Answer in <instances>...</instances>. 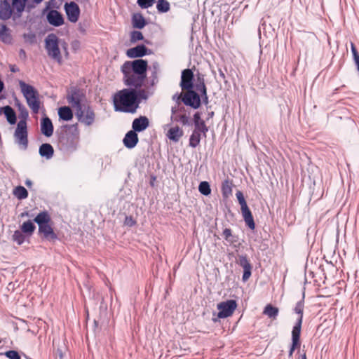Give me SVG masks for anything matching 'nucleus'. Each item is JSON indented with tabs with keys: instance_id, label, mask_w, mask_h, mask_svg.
<instances>
[{
	"instance_id": "58836bf2",
	"label": "nucleus",
	"mask_w": 359,
	"mask_h": 359,
	"mask_svg": "<svg viewBox=\"0 0 359 359\" xmlns=\"http://www.w3.org/2000/svg\"><path fill=\"white\" fill-rule=\"evenodd\" d=\"M35 229L36 226L31 220H28L27 222H23V224L21 226L22 232L24 233H27L29 235L32 234Z\"/></svg>"
},
{
	"instance_id": "20e7f679",
	"label": "nucleus",
	"mask_w": 359,
	"mask_h": 359,
	"mask_svg": "<svg viewBox=\"0 0 359 359\" xmlns=\"http://www.w3.org/2000/svg\"><path fill=\"white\" fill-rule=\"evenodd\" d=\"M34 222L38 224L39 232L43 235L44 238L47 240H56L57 238V234L49 224L50 217L48 212H39L34 219Z\"/></svg>"
},
{
	"instance_id": "a18cd8bd",
	"label": "nucleus",
	"mask_w": 359,
	"mask_h": 359,
	"mask_svg": "<svg viewBox=\"0 0 359 359\" xmlns=\"http://www.w3.org/2000/svg\"><path fill=\"white\" fill-rule=\"evenodd\" d=\"M13 240L16 242L18 245H21L24 243L25 237L22 231L16 230L13 234Z\"/></svg>"
},
{
	"instance_id": "5701e85b",
	"label": "nucleus",
	"mask_w": 359,
	"mask_h": 359,
	"mask_svg": "<svg viewBox=\"0 0 359 359\" xmlns=\"http://www.w3.org/2000/svg\"><path fill=\"white\" fill-rule=\"evenodd\" d=\"M3 112L6 118L7 121L13 125L16 123L17 117L15 110L9 105L0 107V114Z\"/></svg>"
},
{
	"instance_id": "e2e57ef3",
	"label": "nucleus",
	"mask_w": 359,
	"mask_h": 359,
	"mask_svg": "<svg viewBox=\"0 0 359 359\" xmlns=\"http://www.w3.org/2000/svg\"><path fill=\"white\" fill-rule=\"evenodd\" d=\"M356 67L359 66V56L353 58Z\"/></svg>"
},
{
	"instance_id": "aec40b11",
	"label": "nucleus",
	"mask_w": 359,
	"mask_h": 359,
	"mask_svg": "<svg viewBox=\"0 0 359 359\" xmlns=\"http://www.w3.org/2000/svg\"><path fill=\"white\" fill-rule=\"evenodd\" d=\"M304 306L303 300L299 301L295 305L294 311L297 314L299 315V316L297 319V321H296L294 325L293 326L292 330H295V328H296V329L299 330V332H301L302 324V320H303Z\"/></svg>"
},
{
	"instance_id": "603ef678",
	"label": "nucleus",
	"mask_w": 359,
	"mask_h": 359,
	"mask_svg": "<svg viewBox=\"0 0 359 359\" xmlns=\"http://www.w3.org/2000/svg\"><path fill=\"white\" fill-rule=\"evenodd\" d=\"M136 224V222L131 216H126L124 221V224L128 226H133Z\"/></svg>"
},
{
	"instance_id": "6ab92c4d",
	"label": "nucleus",
	"mask_w": 359,
	"mask_h": 359,
	"mask_svg": "<svg viewBox=\"0 0 359 359\" xmlns=\"http://www.w3.org/2000/svg\"><path fill=\"white\" fill-rule=\"evenodd\" d=\"M53 125L50 118L48 116H44L41 120V132L47 137L52 136L53 133Z\"/></svg>"
},
{
	"instance_id": "bb28decb",
	"label": "nucleus",
	"mask_w": 359,
	"mask_h": 359,
	"mask_svg": "<svg viewBox=\"0 0 359 359\" xmlns=\"http://www.w3.org/2000/svg\"><path fill=\"white\" fill-rule=\"evenodd\" d=\"M39 153L41 156L50 159L54 154L53 146L48 143H43L39 147Z\"/></svg>"
},
{
	"instance_id": "0e129e2a",
	"label": "nucleus",
	"mask_w": 359,
	"mask_h": 359,
	"mask_svg": "<svg viewBox=\"0 0 359 359\" xmlns=\"http://www.w3.org/2000/svg\"><path fill=\"white\" fill-rule=\"evenodd\" d=\"M219 76L222 78V79H224L225 78V74L223 72L222 70L219 69Z\"/></svg>"
},
{
	"instance_id": "5fc2aeb1",
	"label": "nucleus",
	"mask_w": 359,
	"mask_h": 359,
	"mask_svg": "<svg viewBox=\"0 0 359 359\" xmlns=\"http://www.w3.org/2000/svg\"><path fill=\"white\" fill-rule=\"evenodd\" d=\"M182 94L180 93V94H178V93H175L173 96H172V100L176 102V104L179 106L180 104V102H182Z\"/></svg>"
},
{
	"instance_id": "7ed1b4c3",
	"label": "nucleus",
	"mask_w": 359,
	"mask_h": 359,
	"mask_svg": "<svg viewBox=\"0 0 359 359\" xmlns=\"http://www.w3.org/2000/svg\"><path fill=\"white\" fill-rule=\"evenodd\" d=\"M19 86L23 96L26 99L27 105L33 113L37 114L40 108V101L38 91L31 85L23 81H19Z\"/></svg>"
},
{
	"instance_id": "052dcab7",
	"label": "nucleus",
	"mask_w": 359,
	"mask_h": 359,
	"mask_svg": "<svg viewBox=\"0 0 359 359\" xmlns=\"http://www.w3.org/2000/svg\"><path fill=\"white\" fill-rule=\"evenodd\" d=\"M10 69L12 72H16L18 70L15 65L11 66Z\"/></svg>"
},
{
	"instance_id": "680f3d73",
	"label": "nucleus",
	"mask_w": 359,
	"mask_h": 359,
	"mask_svg": "<svg viewBox=\"0 0 359 359\" xmlns=\"http://www.w3.org/2000/svg\"><path fill=\"white\" fill-rule=\"evenodd\" d=\"M356 67L359 66V56L353 58Z\"/></svg>"
},
{
	"instance_id": "c9c22d12",
	"label": "nucleus",
	"mask_w": 359,
	"mask_h": 359,
	"mask_svg": "<svg viewBox=\"0 0 359 359\" xmlns=\"http://www.w3.org/2000/svg\"><path fill=\"white\" fill-rule=\"evenodd\" d=\"M13 194L18 200L25 199L28 196L27 190L22 186L16 187L13 189Z\"/></svg>"
},
{
	"instance_id": "e433bc0d",
	"label": "nucleus",
	"mask_w": 359,
	"mask_h": 359,
	"mask_svg": "<svg viewBox=\"0 0 359 359\" xmlns=\"http://www.w3.org/2000/svg\"><path fill=\"white\" fill-rule=\"evenodd\" d=\"M201 131L194 130L189 137V146L192 148H196L201 142Z\"/></svg>"
},
{
	"instance_id": "6e6d98bb",
	"label": "nucleus",
	"mask_w": 359,
	"mask_h": 359,
	"mask_svg": "<svg viewBox=\"0 0 359 359\" xmlns=\"http://www.w3.org/2000/svg\"><path fill=\"white\" fill-rule=\"evenodd\" d=\"M351 52H352V53H353V58H355V57H356L359 56V54H358V50H357V49H356V48H355V45H354L353 43H351Z\"/></svg>"
},
{
	"instance_id": "a211bd4d",
	"label": "nucleus",
	"mask_w": 359,
	"mask_h": 359,
	"mask_svg": "<svg viewBox=\"0 0 359 359\" xmlns=\"http://www.w3.org/2000/svg\"><path fill=\"white\" fill-rule=\"evenodd\" d=\"M149 126V121L147 117L141 116L133 120L132 123L133 130L135 132H142Z\"/></svg>"
},
{
	"instance_id": "69168bd1",
	"label": "nucleus",
	"mask_w": 359,
	"mask_h": 359,
	"mask_svg": "<svg viewBox=\"0 0 359 359\" xmlns=\"http://www.w3.org/2000/svg\"><path fill=\"white\" fill-rule=\"evenodd\" d=\"M43 0H33V2L36 4H41Z\"/></svg>"
},
{
	"instance_id": "338daca9",
	"label": "nucleus",
	"mask_w": 359,
	"mask_h": 359,
	"mask_svg": "<svg viewBox=\"0 0 359 359\" xmlns=\"http://www.w3.org/2000/svg\"><path fill=\"white\" fill-rule=\"evenodd\" d=\"M301 359H306V353H304L301 355Z\"/></svg>"
},
{
	"instance_id": "f257e3e1",
	"label": "nucleus",
	"mask_w": 359,
	"mask_h": 359,
	"mask_svg": "<svg viewBox=\"0 0 359 359\" xmlns=\"http://www.w3.org/2000/svg\"><path fill=\"white\" fill-rule=\"evenodd\" d=\"M114 110L124 113L134 114L138 107L135 89L124 88L114 94L113 97Z\"/></svg>"
},
{
	"instance_id": "13d9d810",
	"label": "nucleus",
	"mask_w": 359,
	"mask_h": 359,
	"mask_svg": "<svg viewBox=\"0 0 359 359\" xmlns=\"http://www.w3.org/2000/svg\"><path fill=\"white\" fill-rule=\"evenodd\" d=\"M4 88V83L2 81L0 80V93L3 91ZM4 98V97L0 96V100Z\"/></svg>"
},
{
	"instance_id": "49530a36",
	"label": "nucleus",
	"mask_w": 359,
	"mask_h": 359,
	"mask_svg": "<svg viewBox=\"0 0 359 359\" xmlns=\"http://www.w3.org/2000/svg\"><path fill=\"white\" fill-rule=\"evenodd\" d=\"M17 106L20 111V118H21L20 120H25L26 121L29 116L27 109L23 104L20 103H18Z\"/></svg>"
},
{
	"instance_id": "a19ab883",
	"label": "nucleus",
	"mask_w": 359,
	"mask_h": 359,
	"mask_svg": "<svg viewBox=\"0 0 359 359\" xmlns=\"http://www.w3.org/2000/svg\"><path fill=\"white\" fill-rule=\"evenodd\" d=\"M170 8V4L167 0H158L156 3V9L158 13H166Z\"/></svg>"
},
{
	"instance_id": "a878e982",
	"label": "nucleus",
	"mask_w": 359,
	"mask_h": 359,
	"mask_svg": "<svg viewBox=\"0 0 359 359\" xmlns=\"http://www.w3.org/2000/svg\"><path fill=\"white\" fill-rule=\"evenodd\" d=\"M12 15V9L7 0L0 3V19L8 20Z\"/></svg>"
},
{
	"instance_id": "0eeeda50",
	"label": "nucleus",
	"mask_w": 359,
	"mask_h": 359,
	"mask_svg": "<svg viewBox=\"0 0 359 359\" xmlns=\"http://www.w3.org/2000/svg\"><path fill=\"white\" fill-rule=\"evenodd\" d=\"M15 142L22 150H26L28 147V132L27 121L20 120L17 124L14 133Z\"/></svg>"
},
{
	"instance_id": "cd10ccee",
	"label": "nucleus",
	"mask_w": 359,
	"mask_h": 359,
	"mask_svg": "<svg viewBox=\"0 0 359 359\" xmlns=\"http://www.w3.org/2000/svg\"><path fill=\"white\" fill-rule=\"evenodd\" d=\"M0 41L6 44H11L13 41L10 29L4 24L1 25L0 27Z\"/></svg>"
},
{
	"instance_id": "c85d7f7f",
	"label": "nucleus",
	"mask_w": 359,
	"mask_h": 359,
	"mask_svg": "<svg viewBox=\"0 0 359 359\" xmlns=\"http://www.w3.org/2000/svg\"><path fill=\"white\" fill-rule=\"evenodd\" d=\"M183 130L179 126L170 128L167 133L168 137L175 142H177L183 136Z\"/></svg>"
},
{
	"instance_id": "774afa93",
	"label": "nucleus",
	"mask_w": 359,
	"mask_h": 359,
	"mask_svg": "<svg viewBox=\"0 0 359 359\" xmlns=\"http://www.w3.org/2000/svg\"><path fill=\"white\" fill-rule=\"evenodd\" d=\"M203 97V100H204V102H205V103H208V100H206V98H205V97Z\"/></svg>"
},
{
	"instance_id": "09e8293b",
	"label": "nucleus",
	"mask_w": 359,
	"mask_h": 359,
	"mask_svg": "<svg viewBox=\"0 0 359 359\" xmlns=\"http://www.w3.org/2000/svg\"><path fill=\"white\" fill-rule=\"evenodd\" d=\"M143 35L140 31H133L130 34V40L133 42H136L143 39Z\"/></svg>"
},
{
	"instance_id": "f8f14e48",
	"label": "nucleus",
	"mask_w": 359,
	"mask_h": 359,
	"mask_svg": "<svg viewBox=\"0 0 359 359\" xmlns=\"http://www.w3.org/2000/svg\"><path fill=\"white\" fill-rule=\"evenodd\" d=\"M76 115L79 121L86 126L92 125L95 121V113L90 107L79 109L76 111Z\"/></svg>"
},
{
	"instance_id": "8fccbe9b",
	"label": "nucleus",
	"mask_w": 359,
	"mask_h": 359,
	"mask_svg": "<svg viewBox=\"0 0 359 359\" xmlns=\"http://www.w3.org/2000/svg\"><path fill=\"white\" fill-rule=\"evenodd\" d=\"M236 196L238 201L239 204L241 205V208L247 205V203L245 201L244 196L241 191H238L236 194Z\"/></svg>"
},
{
	"instance_id": "6e6552de",
	"label": "nucleus",
	"mask_w": 359,
	"mask_h": 359,
	"mask_svg": "<svg viewBox=\"0 0 359 359\" xmlns=\"http://www.w3.org/2000/svg\"><path fill=\"white\" fill-rule=\"evenodd\" d=\"M86 99V95L83 90L73 86L69 88L67 94V102L78 111L82 108V102Z\"/></svg>"
},
{
	"instance_id": "412c9836",
	"label": "nucleus",
	"mask_w": 359,
	"mask_h": 359,
	"mask_svg": "<svg viewBox=\"0 0 359 359\" xmlns=\"http://www.w3.org/2000/svg\"><path fill=\"white\" fill-rule=\"evenodd\" d=\"M123 142L126 147L128 149L134 148L138 142L137 134L133 130L128 131L126 134Z\"/></svg>"
},
{
	"instance_id": "f3484780",
	"label": "nucleus",
	"mask_w": 359,
	"mask_h": 359,
	"mask_svg": "<svg viewBox=\"0 0 359 359\" xmlns=\"http://www.w3.org/2000/svg\"><path fill=\"white\" fill-rule=\"evenodd\" d=\"M48 23L55 27H59L64 24L62 15L56 10H50L46 15Z\"/></svg>"
},
{
	"instance_id": "864d4df0",
	"label": "nucleus",
	"mask_w": 359,
	"mask_h": 359,
	"mask_svg": "<svg viewBox=\"0 0 359 359\" xmlns=\"http://www.w3.org/2000/svg\"><path fill=\"white\" fill-rule=\"evenodd\" d=\"M183 111H184V107H179L178 105L177 106H174L171 109V113H172L171 116H175L177 114H178L179 112H183Z\"/></svg>"
},
{
	"instance_id": "ddd939ff",
	"label": "nucleus",
	"mask_w": 359,
	"mask_h": 359,
	"mask_svg": "<svg viewBox=\"0 0 359 359\" xmlns=\"http://www.w3.org/2000/svg\"><path fill=\"white\" fill-rule=\"evenodd\" d=\"M194 73L191 69H185L182 72L180 86L182 90L194 88Z\"/></svg>"
},
{
	"instance_id": "2eb2a0df",
	"label": "nucleus",
	"mask_w": 359,
	"mask_h": 359,
	"mask_svg": "<svg viewBox=\"0 0 359 359\" xmlns=\"http://www.w3.org/2000/svg\"><path fill=\"white\" fill-rule=\"evenodd\" d=\"M236 263L243 269V274L242 280L243 282L247 281L252 274V265L250 263L247 255H238Z\"/></svg>"
},
{
	"instance_id": "473e14b6",
	"label": "nucleus",
	"mask_w": 359,
	"mask_h": 359,
	"mask_svg": "<svg viewBox=\"0 0 359 359\" xmlns=\"http://www.w3.org/2000/svg\"><path fill=\"white\" fill-rule=\"evenodd\" d=\"M179 112L175 116H171V119L175 122H179L182 123L183 126H189L191 125V121L189 115L186 113L180 114Z\"/></svg>"
},
{
	"instance_id": "7c9ffc66",
	"label": "nucleus",
	"mask_w": 359,
	"mask_h": 359,
	"mask_svg": "<svg viewBox=\"0 0 359 359\" xmlns=\"http://www.w3.org/2000/svg\"><path fill=\"white\" fill-rule=\"evenodd\" d=\"M149 69L151 70L150 85L153 86L158 82V75L160 72V66L158 62H153Z\"/></svg>"
},
{
	"instance_id": "2f4dec72",
	"label": "nucleus",
	"mask_w": 359,
	"mask_h": 359,
	"mask_svg": "<svg viewBox=\"0 0 359 359\" xmlns=\"http://www.w3.org/2000/svg\"><path fill=\"white\" fill-rule=\"evenodd\" d=\"M196 90L201 93L202 97H205L208 100L206 86L203 75H198L197 81L195 85Z\"/></svg>"
},
{
	"instance_id": "39448f33",
	"label": "nucleus",
	"mask_w": 359,
	"mask_h": 359,
	"mask_svg": "<svg viewBox=\"0 0 359 359\" xmlns=\"http://www.w3.org/2000/svg\"><path fill=\"white\" fill-rule=\"evenodd\" d=\"M45 48L48 55L58 64L62 62L61 52L59 48L58 37L54 34H50L45 39Z\"/></svg>"
},
{
	"instance_id": "4468645a",
	"label": "nucleus",
	"mask_w": 359,
	"mask_h": 359,
	"mask_svg": "<svg viewBox=\"0 0 359 359\" xmlns=\"http://www.w3.org/2000/svg\"><path fill=\"white\" fill-rule=\"evenodd\" d=\"M65 11L69 22L75 23L78 21L80 15V8L74 1L66 3L65 4Z\"/></svg>"
},
{
	"instance_id": "c756f323",
	"label": "nucleus",
	"mask_w": 359,
	"mask_h": 359,
	"mask_svg": "<svg viewBox=\"0 0 359 359\" xmlns=\"http://www.w3.org/2000/svg\"><path fill=\"white\" fill-rule=\"evenodd\" d=\"M58 116L60 119L69 121L73 118V111L69 107L63 106L58 109Z\"/></svg>"
},
{
	"instance_id": "72a5a7b5",
	"label": "nucleus",
	"mask_w": 359,
	"mask_h": 359,
	"mask_svg": "<svg viewBox=\"0 0 359 359\" xmlns=\"http://www.w3.org/2000/svg\"><path fill=\"white\" fill-rule=\"evenodd\" d=\"M279 309L278 308L273 306L271 304H267L263 311V314L267 316L269 318L272 320L276 319L278 316Z\"/></svg>"
},
{
	"instance_id": "bf43d9fd",
	"label": "nucleus",
	"mask_w": 359,
	"mask_h": 359,
	"mask_svg": "<svg viewBox=\"0 0 359 359\" xmlns=\"http://www.w3.org/2000/svg\"><path fill=\"white\" fill-rule=\"evenodd\" d=\"M25 184L30 188L32 186V182L30 180H27L25 181Z\"/></svg>"
},
{
	"instance_id": "4d7b16f0",
	"label": "nucleus",
	"mask_w": 359,
	"mask_h": 359,
	"mask_svg": "<svg viewBox=\"0 0 359 359\" xmlns=\"http://www.w3.org/2000/svg\"><path fill=\"white\" fill-rule=\"evenodd\" d=\"M19 56H20V57L22 60H26V58H27V55H26V52L25 51V50H24V49H20V51H19Z\"/></svg>"
},
{
	"instance_id": "9d476101",
	"label": "nucleus",
	"mask_w": 359,
	"mask_h": 359,
	"mask_svg": "<svg viewBox=\"0 0 359 359\" xmlns=\"http://www.w3.org/2000/svg\"><path fill=\"white\" fill-rule=\"evenodd\" d=\"M126 67L133 70L136 74L147 78L148 67L147 61L143 59H137L133 61H126L123 64Z\"/></svg>"
},
{
	"instance_id": "f03ea898",
	"label": "nucleus",
	"mask_w": 359,
	"mask_h": 359,
	"mask_svg": "<svg viewBox=\"0 0 359 359\" xmlns=\"http://www.w3.org/2000/svg\"><path fill=\"white\" fill-rule=\"evenodd\" d=\"M58 134V145L65 152H73L76 149L79 142L78 125H65Z\"/></svg>"
},
{
	"instance_id": "79ce46f5",
	"label": "nucleus",
	"mask_w": 359,
	"mask_h": 359,
	"mask_svg": "<svg viewBox=\"0 0 359 359\" xmlns=\"http://www.w3.org/2000/svg\"><path fill=\"white\" fill-rule=\"evenodd\" d=\"M198 191L204 196L210 195L211 193V189L209 183L206 181L201 182L198 186Z\"/></svg>"
},
{
	"instance_id": "de8ad7c7",
	"label": "nucleus",
	"mask_w": 359,
	"mask_h": 359,
	"mask_svg": "<svg viewBox=\"0 0 359 359\" xmlns=\"http://www.w3.org/2000/svg\"><path fill=\"white\" fill-rule=\"evenodd\" d=\"M137 2L140 8H148L154 4L155 0H137Z\"/></svg>"
},
{
	"instance_id": "4be33fe9",
	"label": "nucleus",
	"mask_w": 359,
	"mask_h": 359,
	"mask_svg": "<svg viewBox=\"0 0 359 359\" xmlns=\"http://www.w3.org/2000/svg\"><path fill=\"white\" fill-rule=\"evenodd\" d=\"M241 212L243 219L246 225L252 230L255 228V224L252 215V212L248 208V205L241 208Z\"/></svg>"
},
{
	"instance_id": "423d86ee",
	"label": "nucleus",
	"mask_w": 359,
	"mask_h": 359,
	"mask_svg": "<svg viewBox=\"0 0 359 359\" xmlns=\"http://www.w3.org/2000/svg\"><path fill=\"white\" fill-rule=\"evenodd\" d=\"M121 70L123 75V81L126 86L130 87L129 88H141L142 87L145 78L136 74L123 65L121 66Z\"/></svg>"
},
{
	"instance_id": "393cba45",
	"label": "nucleus",
	"mask_w": 359,
	"mask_h": 359,
	"mask_svg": "<svg viewBox=\"0 0 359 359\" xmlns=\"http://www.w3.org/2000/svg\"><path fill=\"white\" fill-rule=\"evenodd\" d=\"M300 334L299 330H292V344L289 351V358L292 357L294 350L300 346Z\"/></svg>"
},
{
	"instance_id": "f704fd0d",
	"label": "nucleus",
	"mask_w": 359,
	"mask_h": 359,
	"mask_svg": "<svg viewBox=\"0 0 359 359\" xmlns=\"http://www.w3.org/2000/svg\"><path fill=\"white\" fill-rule=\"evenodd\" d=\"M132 23L133 27L142 29L146 25V21L142 14L135 13L132 17Z\"/></svg>"
},
{
	"instance_id": "4c0bfd02",
	"label": "nucleus",
	"mask_w": 359,
	"mask_h": 359,
	"mask_svg": "<svg viewBox=\"0 0 359 359\" xmlns=\"http://www.w3.org/2000/svg\"><path fill=\"white\" fill-rule=\"evenodd\" d=\"M222 196L225 198L229 197L232 193V182L229 180H225L222 184Z\"/></svg>"
},
{
	"instance_id": "c03bdc74",
	"label": "nucleus",
	"mask_w": 359,
	"mask_h": 359,
	"mask_svg": "<svg viewBox=\"0 0 359 359\" xmlns=\"http://www.w3.org/2000/svg\"><path fill=\"white\" fill-rule=\"evenodd\" d=\"M136 98L138 101V106L140 105L142 100H147L148 98L147 93L145 90L141 88H135Z\"/></svg>"
},
{
	"instance_id": "3c124183",
	"label": "nucleus",
	"mask_w": 359,
	"mask_h": 359,
	"mask_svg": "<svg viewBox=\"0 0 359 359\" xmlns=\"http://www.w3.org/2000/svg\"><path fill=\"white\" fill-rule=\"evenodd\" d=\"M5 355L9 359H17L18 357H20L19 353L18 351L14 350L8 351L5 353Z\"/></svg>"
},
{
	"instance_id": "dca6fc26",
	"label": "nucleus",
	"mask_w": 359,
	"mask_h": 359,
	"mask_svg": "<svg viewBox=\"0 0 359 359\" xmlns=\"http://www.w3.org/2000/svg\"><path fill=\"white\" fill-rule=\"evenodd\" d=\"M150 53L151 50L148 49L144 44H140L128 49L126 55L129 58H136L143 57Z\"/></svg>"
},
{
	"instance_id": "1a4fd4ad",
	"label": "nucleus",
	"mask_w": 359,
	"mask_h": 359,
	"mask_svg": "<svg viewBox=\"0 0 359 359\" xmlns=\"http://www.w3.org/2000/svg\"><path fill=\"white\" fill-rule=\"evenodd\" d=\"M236 307V302L233 299H229L219 303L217 306V309L219 311L217 313V318H226L231 316Z\"/></svg>"
},
{
	"instance_id": "ea45409f",
	"label": "nucleus",
	"mask_w": 359,
	"mask_h": 359,
	"mask_svg": "<svg viewBox=\"0 0 359 359\" xmlns=\"http://www.w3.org/2000/svg\"><path fill=\"white\" fill-rule=\"evenodd\" d=\"M27 1V0H12V5L18 13L19 16L24 11Z\"/></svg>"
},
{
	"instance_id": "b1692460",
	"label": "nucleus",
	"mask_w": 359,
	"mask_h": 359,
	"mask_svg": "<svg viewBox=\"0 0 359 359\" xmlns=\"http://www.w3.org/2000/svg\"><path fill=\"white\" fill-rule=\"evenodd\" d=\"M194 123L195 126L194 130L201 131L204 137H205L208 129L205 123V121L201 118V114L199 112H196L194 114Z\"/></svg>"
},
{
	"instance_id": "37998d69",
	"label": "nucleus",
	"mask_w": 359,
	"mask_h": 359,
	"mask_svg": "<svg viewBox=\"0 0 359 359\" xmlns=\"http://www.w3.org/2000/svg\"><path fill=\"white\" fill-rule=\"evenodd\" d=\"M222 234L224 237V239L230 243H234L235 242L237 241L236 236L232 235V232L230 229H224Z\"/></svg>"
},
{
	"instance_id": "9b49d317",
	"label": "nucleus",
	"mask_w": 359,
	"mask_h": 359,
	"mask_svg": "<svg viewBox=\"0 0 359 359\" xmlns=\"http://www.w3.org/2000/svg\"><path fill=\"white\" fill-rule=\"evenodd\" d=\"M187 93L184 94L182 102L187 106L191 107L193 109H198L200 107L201 102L199 95L193 89L187 90Z\"/></svg>"
}]
</instances>
